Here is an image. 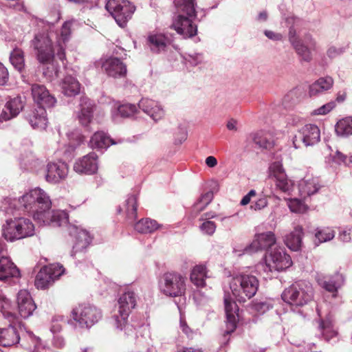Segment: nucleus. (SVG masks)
<instances>
[{
	"label": "nucleus",
	"mask_w": 352,
	"mask_h": 352,
	"mask_svg": "<svg viewBox=\"0 0 352 352\" xmlns=\"http://www.w3.org/2000/svg\"><path fill=\"white\" fill-rule=\"evenodd\" d=\"M13 206L17 205L18 210L32 215L40 225L59 227L66 223L68 214L64 210L50 211L52 201L49 195L43 189L35 188L30 190L18 199H14Z\"/></svg>",
	"instance_id": "f257e3e1"
},
{
	"label": "nucleus",
	"mask_w": 352,
	"mask_h": 352,
	"mask_svg": "<svg viewBox=\"0 0 352 352\" xmlns=\"http://www.w3.org/2000/svg\"><path fill=\"white\" fill-rule=\"evenodd\" d=\"M138 296L131 289H126L118 300V314L114 316L116 329L124 331L126 338L134 340L137 338V329L142 325L141 321L128 318L131 311L136 307Z\"/></svg>",
	"instance_id": "f03ea898"
},
{
	"label": "nucleus",
	"mask_w": 352,
	"mask_h": 352,
	"mask_svg": "<svg viewBox=\"0 0 352 352\" xmlns=\"http://www.w3.org/2000/svg\"><path fill=\"white\" fill-rule=\"evenodd\" d=\"M195 6V0H179L176 4L179 14L172 27L184 38H191L197 33V26L192 21L196 16Z\"/></svg>",
	"instance_id": "7ed1b4c3"
},
{
	"label": "nucleus",
	"mask_w": 352,
	"mask_h": 352,
	"mask_svg": "<svg viewBox=\"0 0 352 352\" xmlns=\"http://www.w3.org/2000/svg\"><path fill=\"white\" fill-rule=\"evenodd\" d=\"M281 298L296 311V309L303 307L313 299L314 289L309 282L300 280L285 289Z\"/></svg>",
	"instance_id": "20e7f679"
},
{
	"label": "nucleus",
	"mask_w": 352,
	"mask_h": 352,
	"mask_svg": "<svg viewBox=\"0 0 352 352\" xmlns=\"http://www.w3.org/2000/svg\"><path fill=\"white\" fill-rule=\"evenodd\" d=\"M258 286V278L246 273L235 275L230 283V288L234 298L240 302H244L254 296Z\"/></svg>",
	"instance_id": "39448f33"
},
{
	"label": "nucleus",
	"mask_w": 352,
	"mask_h": 352,
	"mask_svg": "<svg viewBox=\"0 0 352 352\" xmlns=\"http://www.w3.org/2000/svg\"><path fill=\"white\" fill-rule=\"evenodd\" d=\"M52 32L38 33L31 41V46L35 51L36 57L41 64H50L57 52V43L54 44Z\"/></svg>",
	"instance_id": "423d86ee"
},
{
	"label": "nucleus",
	"mask_w": 352,
	"mask_h": 352,
	"mask_svg": "<svg viewBox=\"0 0 352 352\" xmlns=\"http://www.w3.org/2000/svg\"><path fill=\"white\" fill-rule=\"evenodd\" d=\"M292 265L290 256L287 254L284 248H275L268 255L265 256V261L258 263L256 266L258 272L262 271L266 274L274 271L280 272Z\"/></svg>",
	"instance_id": "0eeeda50"
},
{
	"label": "nucleus",
	"mask_w": 352,
	"mask_h": 352,
	"mask_svg": "<svg viewBox=\"0 0 352 352\" xmlns=\"http://www.w3.org/2000/svg\"><path fill=\"white\" fill-rule=\"evenodd\" d=\"M186 277L177 272L164 273L159 283L160 292L168 297L182 296L186 289Z\"/></svg>",
	"instance_id": "6e6552de"
},
{
	"label": "nucleus",
	"mask_w": 352,
	"mask_h": 352,
	"mask_svg": "<svg viewBox=\"0 0 352 352\" xmlns=\"http://www.w3.org/2000/svg\"><path fill=\"white\" fill-rule=\"evenodd\" d=\"M72 316L80 327L90 329L102 319V312L94 305L82 303L72 309Z\"/></svg>",
	"instance_id": "1a4fd4ad"
},
{
	"label": "nucleus",
	"mask_w": 352,
	"mask_h": 352,
	"mask_svg": "<svg viewBox=\"0 0 352 352\" xmlns=\"http://www.w3.org/2000/svg\"><path fill=\"white\" fill-rule=\"evenodd\" d=\"M105 8L121 28L126 25L135 11V6L128 0H109Z\"/></svg>",
	"instance_id": "9d476101"
},
{
	"label": "nucleus",
	"mask_w": 352,
	"mask_h": 352,
	"mask_svg": "<svg viewBox=\"0 0 352 352\" xmlns=\"http://www.w3.org/2000/svg\"><path fill=\"white\" fill-rule=\"evenodd\" d=\"M320 140V131L316 124H308L300 128L292 138V144L295 148H299L303 144L311 146Z\"/></svg>",
	"instance_id": "9b49d317"
},
{
	"label": "nucleus",
	"mask_w": 352,
	"mask_h": 352,
	"mask_svg": "<svg viewBox=\"0 0 352 352\" xmlns=\"http://www.w3.org/2000/svg\"><path fill=\"white\" fill-rule=\"evenodd\" d=\"M65 272L63 265L53 263L43 267L37 274L35 286L37 289H45L53 284Z\"/></svg>",
	"instance_id": "f8f14e48"
},
{
	"label": "nucleus",
	"mask_w": 352,
	"mask_h": 352,
	"mask_svg": "<svg viewBox=\"0 0 352 352\" xmlns=\"http://www.w3.org/2000/svg\"><path fill=\"white\" fill-rule=\"evenodd\" d=\"M66 226L70 236L74 237V244L73 245L72 256H74L78 252L85 250L91 242L92 236L85 229L78 227L76 225L69 224L68 221L60 226Z\"/></svg>",
	"instance_id": "ddd939ff"
},
{
	"label": "nucleus",
	"mask_w": 352,
	"mask_h": 352,
	"mask_svg": "<svg viewBox=\"0 0 352 352\" xmlns=\"http://www.w3.org/2000/svg\"><path fill=\"white\" fill-rule=\"evenodd\" d=\"M276 242V238L272 231L256 234L252 242L244 249V253L252 254L259 250H267L272 247Z\"/></svg>",
	"instance_id": "4468645a"
},
{
	"label": "nucleus",
	"mask_w": 352,
	"mask_h": 352,
	"mask_svg": "<svg viewBox=\"0 0 352 352\" xmlns=\"http://www.w3.org/2000/svg\"><path fill=\"white\" fill-rule=\"evenodd\" d=\"M16 326L21 331H26L25 325L21 322L14 321L6 328H0V346L10 347L19 343L20 336Z\"/></svg>",
	"instance_id": "2eb2a0df"
},
{
	"label": "nucleus",
	"mask_w": 352,
	"mask_h": 352,
	"mask_svg": "<svg viewBox=\"0 0 352 352\" xmlns=\"http://www.w3.org/2000/svg\"><path fill=\"white\" fill-rule=\"evenodd\" d=\"M224 306L226 316V329L224 333V337H226L234 332L236 328L239 320V307L230 296L226 294L224 296Z\"/></svg>",
	"instance_id": "dca6fc26"
},
{
	"label": "nucleus",
	"mask_w": 352,
	"mask_h": 352,
	"mask_svg": "<svg viewBox=\"0 0 352 352\" xmlns=\"http://www.w3.org/2000/svg\"><path fill=\"white\" fill-rule=\"evenodd\" d=\"M174 41V37L169 32L151 34L147 37V45L151 52L161 53L166 52Z\"/></svg>",
	"instance_id": "f3484780"
},
{
	"label": "nucleus",
	"mask_w": 352,
	"mask_h": 352,
	"mask_svg": "<svg viewBox=\"0 0 352 352\" xmlns=\"http://www.w3.org/2000/svg\"><path fill=\"white\" fill-rule=\"evenodd\" d=\"M301 61L309 63L312 59V52L316 50L317 43L311 34H305L303 39L292 46Z\"/></svg>",
	"instance_id": "a211bd4d"
},
{
	"label": "nucleus",
	"mask_w": 352,
	"mask_h": 352,
	"mask_svg": "<svg viewBox=\"0 0 352 352\" xmlns=\"http://www.w3.org/2000/svg\"><path fill=\"white\" fill-rule=\"evenodd\" d=\"M68 174L67 164L62 161L51 162L46 166L45 180L52 184L59 183Z\"/></svg>",
	"instance_id": "6ab92c4d"
},
{
	"label": "nucleus",
	"mask_w": 352,
	"mask_h": 352,
	"mask_svg": "<svg viewBox=\"0 0 352 352\" xmlns=\"http://www.w3.org/2000/svg\"><path fill=\"white\" fill-rule=\"evenodd\" d=\"M16 304L19 315L24 319L31 316L36 308L30 292L26 289H21L17 293Z\"/></svg>",
	"instance_id": "aec40b11"
},
{
	"label": "nucleus",
	"mask_w": 352,
	"mask_h": 352,
	"mask_svg": "<svg viewBox=\"0 0 352 352\" xmlns=\"http://www.w3.org/2000/svg\"><path fill=\"white\" fill-rule=\"evenodd\" d=\"M271 177L274 179L276 188L283 192L289 193L293 189V182L289 180L279 162H274L270 167Z\"/></svg>",
	"instance_id": "412c9836"
},
{
	"label": "nucleus",
	"mask_w": 352,
	"mask_h": 352,
	"mask_svg": "<svg viewBox=\"0 0 352 352\" xmlns=\"http://www.w3.org/2000/svg\"><path fill=\"white\" fill-rule=\"evenodd\" d=\"M98 168V155L94 152L78 159L74 165V170L80 174L93 175Z\"/></svg>",
	"instance_id": "4be33fe9"
},
{
	"label": "nucleus",
	"mask_w": 352,
	"mask_h": 352,
	"mask_svg": "<svg viewBox=\"0 0 352 352\" xmlns=\"http://www.w3.org/2000/svg\"><path fill=\"white\" fill-rule=\"evenodd\" d=\"M32 98L37 107H52L56 102V98L52 96L47 88L39 84H33L31 88Z\"/></svg>",
	"instance_id": "5701e85b"
},
{
	"label": "nucleus",
	"mask_w": 352,
	"mask_h": 352,
	"mask_svg": "<svg viewBox=\"0 0 352 352\" xmlns=\"http://www.w3.org/2000/svg\"><path fill=\"white\" fill-rule=\"evenodd\" d=\"M71 28H72V22L71 21H65L58 33H54L52 32L54 34V38L56 39V43H57V52L56 56L61 61H64L65 60V43L69 41L70 35H71Z\"/></svg>",
	"instance_id": "b1692460"
},
{
	"label": "nucleus",
	"mask_w": 352,
	"mask_h": 352,
	"mask_svg": "<svg viewBox=\"0 0 352 352\" xmlns=\"http://www.w3.org/2000/svg\"><path fill=\"white\" fill-rule=\"evenodd\" d=\"M95 104L89 98L82 96L80 99L77 118L80 124L87 126L93 120Z\"/></svg>",
	"instance_id": "393cba45"
},
{
	"label": "nucleus",
	"mask_w": 352,
	"mask_h": 352,
	"mask_svg": "<svg viewBox=\"0 0 352 352\" xmlns=\"http://www.w3.org/2000/svg\"><path fill=\"white\" fill-rule=\"evenodd\" d=\"M24 104L21 97L10 98L5 104L0 113V122H6L16 117L23 109Z\"/></svg>",
	"instance_id": "a878e982"
},
{
	"label": "nucleus",
	"mask_w": 352,
	"mask_h": 352,
	"mask_svg": "<svg viewBox=\"0 0 352 352\" xmlns=\"http://www.w3.org/2000/svg\"><path fill=\"white\" fill-rule=\"evenodd\" d=\"M138 107L155 122L161 120L164 116V110L161 104L149 98H142L138 103Z\"/></svg>",
	"instance_id": "bb28decb"
},
{
	"label": "nucleus",
	"mask_w": 352,
	"mask_h": 352,
	"mask_svg": "<svg viewBox=\"0 0 352 352\" xmlns=\"http://www.w3.org/2000/svg\"><path fill=\"white\" fill-rule=\"evenodd\" d=\"M320 184L318 177L307 175L298 183V190L302 198L306 199L317 193L320 188Z\"/></svg>",
	"instance_id": "cd10ccee"
},
{
	"label": "nucleus",
	"mask_w": 352,
	"mask_h": 352,
	"mask_svg": "<svg viewBox=\"0 0 352 352\" xmlns=\"http://www.w3.org/2000/svg\"><path fill=\"white\" fill-rule=\"evenodd\" d=\"M106 74L113 78H121L126 74V65L118 58H109L102 65Z\"/></svg>",
	"instance_id": "c85d7f7f"
},
{
	"label": "nucleus",
	"mask_w": 352,
	"mask_h": 352,
	"mask_svg": "<svg viewBox=\"0 0 352 352\" xmlns=\"http://www.w3.org/2000/svg\"><path fill=\"white\" fill-rule=\"evenodd\" d=\"M26 118L34 129L43 130L47 125V112L45 108L41 106L32 109Z\"/></svg>",
	"instance_id": "c756f323"
},
{
	"label": "nucleus",
	"mask_w": 352,
	"mask_h": 352,
	"mask_svg": "<svg viewBox=\"0 0 352 352\" xmlns=\"http://www.w3.org/2000/svg\"><path fill=\"white\" fill-rule=\"evenodd\" d=\"M345 278L343 274L336 272L333 275L318 279V283L325 290L332 293L333 297L337 296L338 289L344 283Z\"/></svg>",
	"instance_id": "7c9ffc66"
},
{
	"label": "nucleus",
	"mask_w": 352,
	"mask_h": 352,
	"mask_svg": "<svg viewBox=\"0 0 352 352\" xmlns=\"http://www.w3.org/2000/svg\"><path fill=\"white\" fill-rule=\"evenodd\" d=\"M20 277V271L10 257L0 256V280Z\"/></svg>",
	"instance_id": "2f4dec72"
},
{
	"label": "nucleus",
	"mask_w": 352,
	"mask_h": 352,
	"mask_svg": "<svg viewBox=\"0 0 352 352\" xmlns=\"http://www.w3.org/2000/svg\"><path fill=\"white\" fill-rule=\"evenodd\" d=\"M302 236V227L296 226L293 231L285 236L284 242L289 249L297 252L301 248Z\"/></svg>",
	"instance_id": "473e14b6"
},
{
	"label": "nucleus",
	"mask_w": 352,
	"mask_h": 352,
	"mask_svg": "<svg viewBox=\"0 0 352 352\" xmlns=\"http://www.w3.org/2000/svg\"><path fill=\"white\" fill-rule=\"evenodd\" d=\"M333 85V80L331 77L320 78L309 86V94L311 97H313L325 94L332 88Z\"/></svg>",
	"instance_id": "72a5a7b5"
},
{
	"label": "nucleus",
	"mask_w": 352,
	"mask_h": 352,
	"mask_svg": "<svg viewBox=\"0 0 352 352\" xmlns=\"http://www.w3.org/2000/svg\"><path fill=\"white\" fill-rule=\"evenodd\" d=\"M112 139L103 131L96 132L91 138L89 145L98 151L106 150L110 145L114 144Z\"/></svg>",
	"instance_id": "f704fd0d"
},
{
	"label": "nucleus",
	"mask_w": 352,
	"mask_h": 352,
	"mask_svg": "<svg viewBox=\"0 0 352 352\" xmlns=\"http://www.w3.org/2000/svg\"><path fill=\"white\" fill-rule=\"evenodd\" d=\"M1 230L2 236L7 241L13 242L21 239L16 218L7 219Z\"/></svg>",
	"instance_id": "c9c22d12"
},
{
	"label": "nucleus",
	"mask_w": 352,
	"mask_h": 352,
	"mask_svg": "<svg viewBox=\"0 0 352 352\" xmlns=\"http://www.w3.org/2000/svg\"><path fill=\"white\" fill-rule=\"evenodd\" d=\"M61 92L66 96L72 97L80 91L78 80L71 75L66 76L60 82Z\"/></svg>",
	"instance_id": "e433bc0d"
},
{
	"label": "nucleus",
	"mask_w": 352,
	"mask_h": 352,
	"mask_svg": "<svg viewBox=\"0 0 352 352\" xmlns=\"http://www.w3.org/2000/svg\"><path fill=\"white\" fill-rule=\"evenodd\" d=\"M208 278L207 269L204 265H195L191 270L190 280L198 288L206 285V278Z\"/></svg>",
	"instance_id": "4c0bfd02"
},
{
	"label": "nucleus",
	"mask_w": 352,
	"mask_h": 352,
	"mask_svg": "<svg viewBox=\"0 0 352 352\" xmlns=\"http://www.w3.org/2000/svg\"><path fill=\"white\" fill-rule=\"evenodd\" d=\"M137 107L133 104H124L114 106L111 109V116L114 122H118V118H129L137 112Z\"/></svg>",
	"instance_id": "58836bf2"
},
{
	"label": "nucleus",
	"mask_w": 352,
	"mask_h": 352,
	"mask_svg": "<svg viewBox=\"0 0 352 352\" xmlns=\"http://www.w3.org/2000/svg\"><path fill=\"white\" fill-rule=\"evenodd\" d=\"M250 138L260 148L268 149L272 147L274 140L271 133L265 131L252 133Z\"/></svg>",
	"instance_id": "ea45409f"
},
{
	"label": "nucleus",
	"mask_w": 352,
	"mask_h": 352,
	"mask_svg": "<svg viewBox=\"0 0 352 352\" xmlns=\"http://www.w3.org/2000/svg\"><path fill=\"white\" fill-rule=\"evenodd\" d=\"M162 225L155 220L150 218H144L134 224V229L139 233L151 234L160 229Z\"/></svg>",
	"instance_id": "a19ab883"
},
{
	"label": "nucleus",
	"mask_w": 352,
	"mask_h": 352,
	"mask_svg": "<svg viewBox=\"0 0 352 352\" xmlns=\"http://www.w3.org/2000/svg\"><path fill=\"white\" fill-rule=\"evenodd\" d=\"M329 151L328 155L325 157V162L329 166L333 167L345 164L346 162V155L340 152L338 149H333L329 145H327Z\"/></svg>",
	"instance_id": "79ce46f5"
},
{
	"label": "nucleus",
	"mask_w": 352,
	"mask_h": 352,
	"mask_svg": "<svg viewBox=\"0 0 352 352\" xmlns=\"http://www.w3.org/2000/svg\"><path fill=\"white\" fill-rule=\"evenodd\" d=\"M16 219L21 239L34 235V226L30 219L24 217Z\"/></svg>",
	"instance_id": "37998d69"
},
{
	"label": "nucleus",
	"mask_w": 352,
	"mask_h": 352,
	"mask_svg": "<svg viewBox=\"0 0 352 352\" xmlns=\"http://www.w3.org/2000/svg\"><path fill=\"white\" fill-rule=\"evenodd\" d=\"M20 166L25 170H34L41 164L38 159L36 158L34 155L28 152L23 154L19 159Z\"/></svg>",
	"instance_id": "c03bdc74"
},
{
	"label": "nucleus",
	"mask_w": 352,
	"mask_h": 352,
	"mask_svg": "<svg viewBox=\"0 0 352 352\" xmlns=\"http://www.w3.org/2000/svg\"><path fill=\"white\" fill-rule=\"evenodd\" d=\"M137 207L136 195H129L125 201L123 210L126 213L127 220L131 221V223L137 218Z\"/></svg>",
	"instance_id": "a18cd8bd"
},
{
	"label": "nucleus",
	"mask_w": 352,
	"mask_h": 352,
	"mask_svg": "<svg viewBox=\"0 0 352 352\" xmlns=\"http://www.w3.org/2000/svg\"><path fill=\"white\" fill-rule=\"evenodd\" d=\"M11 302L0 291V311L3 316L9 322H13L17 320L16 316L10 311Z\"/></svg>",
	"instance_id": "49530a36"
},
{
	"label": "nucleus",
	"mask_w": 352,
	"mask_h": 352,
	"mask_svg": "<svg viewBox=\"0 0 352 352\" xmlns=\"http://www.w3.org/2000/svg\"><path fill=\"white\" fill-rule=\"evenodd\" d=\"M338 135L346 137L352 135V117H347L339 120L336 125Z\"/></svg>",
	"instance_id": "de8ad7c7"
},
{
	"label": "nucleus",
	"mask_w": 352,
	"mask_h": 352,
	"mask_svg": "<svg viewBox=\"0 0 352 352\" xmlns=\"http://www.w3.org/2000/svg\"><path fill=\"white\" fill-rule=\"evenodd\" d=\"M213 199V193L212 191L206 192L202 194L199 199L192 206V212L195 215L203 211Z\"/></svg>",
	"instance_id": "09e8293b"
},
{
	"label": "nucleus",
	"mask_w": 352,
	"mask_h": 352,
	"mask_svg": "<svg viewBox=\"0 0 352 352\" xmlns=\"http://www.w3.org/2000/svg\"><path fill=\"white\" fill-rule=\"evenodd\" d=\"M10 61L16 70L21 72L25 67L23 52L19 48L14 49L10 53Z\"/></svg>",
	"instance_id": "8fccbe9b"
},
{
	"label": "nucleus",
	"mask_w": 352,
	"mask_h": 352,
	"mask_svg": "<svg viewBox=\"0 0 352 352\" xmlns=\"http://www.w3.org/2000/svg\"><path fill=\"white\" fill-rule=\"evenodd\" d=\"M319 329L322 337L329 341L337 334V331L333 329V323L329 319L321 320L319 323Z\"/></svg>",
	"instance_id": "3c124183"
},
{
	"label": "nucleus",
	"mask_w": 352,
	"mask_h": 352,
	"mask_svg": "<svg viewBox=\"0 0 352 352\" xmlns=\"http://www.w3.org/2000/svg\"><path fill=\"white\" fill-rule=\"evenodd\" d=\"M335 236V232L329 228H318L315 233V244H319L327 242L333 239Z\"/></svg>",
	"instance_id": "603ef678"
},
{
	"label": "nucleus",
	"mask_w": 352,
	"mask_h": 352,
	"mask_svg": "<svg viewBox=\"0 0 352 352\" xmlns=\"http://www.w3.org/2000/svg\"><path fill=\"white\" fill-rule=\"evenodd\" d=\"M287 205L292 212L305 213L308 209V206L302 200L297 198L289 199Z\"/></svg>",
	"instance_id": "864d4df0"
},
{
	"label": "nucleus",
	"mask_w": 352,
	"mask_h": 352,
	"mask_svg": "<svg viewBox=\"0 0 352 352\" xmlns=\"http://www.w3.org/2000/svg\"><path fill=\"white\" fill-rule=\"evenodd\" d=\"M268 205L267 196L261 193L256 201L251 203L250 209L254 211H260Z\"/></svg>",
	"instance_id": "5fc2aeb1"
},
{
	"label": "nucleus",
	"mask_w": 352,
	"mask_h": 352,
	"mask_svg": "<svg viewBox=\"0 0 352 352\" xmlns=\"http://www.w3.org/2000/svg\"><path fill=\"white\" fill-rule=\"evenodd\" d=\"M272 308V305L267 301H254L252 309L258 314H263Z\"/></svg>",
	"instance_id": "6e6d98bb"
},
{
	"label": "nucleus",
	"mask_w": 352,
	"mask_h": 352,
	"mask_svg": "<svg viewBox=\"0 0 352 352\" xmlns=\"http://www.w3.org/2000/svg\"><path fill=\"white\" fill-rule=\"evenodd\" d=\"M202 223L199 226V230L202 234L212 236L215 232L217 226L212 221H201Z\"/></svg>",
	"instance_id": "4d7b16f0"
},
{
	"label": "nucleus",
	"mask_w": 352,
	"mask_h": 352,
	"mask_svg": "<svg viewBox=\"0 0 352 352\" xmlns=\"http://www.w3.org/2000/svg\"><path fill=\"white\" fill-rule=\"evenodd\" d=\"M192 298L198 306L204 305L208 301V296L198 287L193 291Z\"/></svg>",
	"instance_id": "13d9d810"
},
{
	"label": "nucleus",
	"mask_w": 352,
	"mask_h": 352,
	"mask_svg": "<svg viewBox=\"0 0 352 352\" xmlns=\"http://www.w3.org/2000/svg\"><path fill=\"white\" fill-rule=\"evenodd\" d=\"M335 106H336L335 102H328V103L321 106L320 107L314 109L311 112V114L314 115V116L325 115V114L328 113L329 112H330L335 107Z\"/></svg>",
	"instance_id": "bf43d9fd"
},
{
	"label": "nucleus",
	"mask_w": 352,
	"mask_h": 352,
	"mask_svg": "<svg viewBox=\"0 0 352 352\" xmlns=\"http://www.w3.org/2000/svg\"><path fill=\"white\" fill-rule=\"evenodd\" d=\"M185 60L192 65H197L203 60V56L201 54L194 53L192 54H188L185 56Z\"/></svg>",
	"instance_id": "052dcab7"
},
{
	"label": "nucleus",
	"mask_w": 352,
	"mask_h": 352,
	"mask_svg": "<svg viewBox=\"0 0 352 352\" xmlns=\"http://www.w3.org/2000/svg\"><path fill=\"white\" fill-rule=\"evenodd\" d=\"M9 78V74L7 68L0 63V86L5 85Z\"/></svg>",
	"instance_id": "680f3d73"
},
{
	"label": "nucleus",
	"mask_w": 352,
	"mask_h": 352,
	"mask_svg": "<svg viewBox=\"0 0 352 352\" xmlns=\"http://www.w3.org/2000/svg\"><path fill=\"white\" fill-rule=\"evenodd\" d=\"M288 38L292 46L302 40L298 38L296 34V30L293 26H291L289 29Z\"/></svg>",
	"instance_id": "e2e57ef3"
},
{
	"label": "nucleus",
	"mask_w": 352,
	"mask_h": 352,
	"mask_svg": "<svg viewBox=\"0 0 352 352\" xmlns=\"http://www.w3.org/2000/svg\"><path fill=\"white\" fill-rule=\"evenodd\" d=\"M264 34L270 40L274 41H280L283 40V35L280 33L275 32L272 30H266Z\"/></svg>",
	"instance_id": "0e129e2a"
},
{
	"label": "nucleus",
	"mask_w": 352,
	"mask_h": 352,
	"mask_svg": "<svg viewBox=\"0 0 352 352\" xmlns=\"http://www.w3.org/2000/svg\"><path fill=\"white\" fill-rule=\"evenodd\" d=\"M344 50L341 47L337 48L334 46H331L327 50V54L329 58H333L342 54Z\"/></svg>",
	"instance_id": "69168bd1"
},
{
	"label": "nucleus",
	"mask_w": 352,
	"mask_h": 352,
	"mask_svg": "<svg viewBox=\"0 0 352 352\" xmlns=\"http://www.w3.org/2000/svg\"><path fill=\"white\" fill-rule=\"evenodd\" d=\"M256 195V192L255 190H250L248 194H246L241 199L240 201V204L241 206H246L251 201V199Z\"/></svg>",
	"instance_id": "338daca9"
},
{
	"label": "nucleus",
	"mask_w": 352,
	"mask_h": 352,
	"mask_svg": "<svg viewBox=\"0 0 352 352\" xmlns=\"http://www.w3.org/2000/svg\"><path fill=\"white\" fill-rule=\"evenodd\" d=\"M180 329L188 336L192 337L194 331L188 326L186 321L180 319Z\"/></svg>",
	"instance_id": "774afa93"
}]
</instances>
